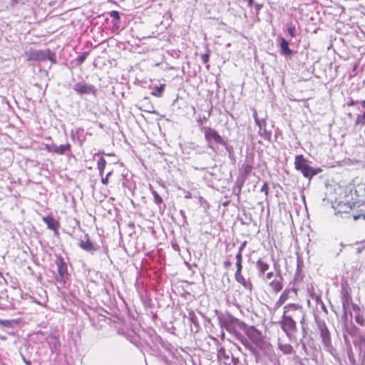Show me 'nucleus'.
I'll return each instance as SVG.
<instances>
[{"label":"nucleus","instance_id":"nucleus-1","mask_svg":"<svg viewBox=\"0 0 365 365\" xmlns=\"http://www.w3.org/2000/svg\"><path fill=\"white\" fill-rule=\"evenodd\" d=\"M246 348L250 351V354L254 356L257 364H264L269 365L271 363V344L259 340L256 342L255 346L247 345Z\"/></svg>","mask_w":365,"mask_h":365},{"label":"nucleus","instance_id":"nucleus-2","mask_svg":"<svg viewBox=\"0 0 365 365\" xmlns=\"http://www.w3.org/2000/svg\"><path fill=\"white\" fill-rule=\"evenodd\" d=\"M202 132L205 135V139L207 143V147L214 152L218 150V145L225 144V140L216 130L211 127L203 126L201 128Z\"/></svg>","mask_w":365,"mask_h":365},{"label":"nucleus","instance_id":"nucleus-3","mask_svg":"<svg viewBox=\"0 0 365 365\" xmlns=\"http://www.w3.org/2000/svg\"><path fill=\"white\" fill-rule=\"evenodd\" d=\"M294 168L300 171L304 178L309 180L322 171L320 168H313L310 167L308 165V160H306L302 155L295 156Z\"/></svg>","mask_w":365,"mask_h":365},{"label":"nucleus","instance_id":"nucleus-4","mask_svg":"<svg viewBox=\"0 0 365 365\" xmlns=\"http://www.w3.org/2000/svg\"><path fill=\"white\" fill-rule=\"evenodd\" d=\"M25 56L29 61H43L49 60L52 63L56 62V54L49 49L36 50L31 48L25 52Z\"/></svg>","mask_w":365,"mask_h":365},{"label":"nucleus","instance_id":"nucleus-5","mask_svg":"<svg viewBox=\"0 0 365 365\" xmlns=\"http://www.w3.org/2000/svg\"><path fill=\"white\" fill-rule=\"evenodd\" d=\"M282 316L290 317L299 319L302 324V329L304 334H306V330L304 326L305 322V313L302 307L297 304H288L284 307V312Z\"/></svg>","mask_w":365,"mask_h":365},{"label":"nucleus","instance_id":"nucleus-6","mask_svg":"<svg viewBox=\"0 0 365 365\" xmlns=\"http://www.w3.org/2000/svg\"><path fill=\"white\" fill-rule=\"evenodd\" d=\"M317 325L324 349L330 352L332 350L330 332L324 321H317Z\"/></svg>","mask_w":365,"mask_h":365},{"label":"nucleus","instance_id":"nucleus-7","mask_svg":"<svg viewBox=\"0 0 365 365\" xmlns=\"http://www.w3.org/2000/svg\"><path fill=\"white\" fill-rule=\"evenodd\" d=\"M217 358L225 365H239L240 363L238 358L235 357L230 350H226L223 347L217 349Z\"/></svg>","mask_w":365,"mask_h":365},{"label":"nucleus","instance_id":"nucleus-8","mask_svg":"<svg viewBox=\"0 0 365 365\" xmlns=\"http://www.w3.org/2000/svg\"><path fill=\"white\" fill-rule=\"evenodd\" d=\"M218 319L220 326L229 332L235 330V324L238 321L237 319L230 314H220L218 316Z\"/></svg>","mask_w":365,"mask_h":365},{"label":"nucleus","instance_id":"nucleus-9","mask_svg":"<svg viewBox=\"0 0 365 365\" xmlns=\"http://www.w3.org/2000/svg\"><path fill=\"white\" fill-rule=\"evenodd\" d=\"M281 327L287 336H289L290 333L294 332L297 329L296 322L294 318H291L289 316H282Z\"/></svg>","mask_w":365,"mask_h":365},{"label":"nucleus","instance_id":"nucleus-10","mask_svg":"<svg viewBox=\"0 0 365 365\" xmlns=\"http://www.w3.org/2000/svg\"><path fill=\"white\" fill-rule=\"evenodd\" d=\"M73 90L78 94H94L96 92L93 86L81 82L76 83Z\"/></svg>","mask_w":365,"mask_h":365},{"label":"nucleus","instance_id":"nucleus-11","mask_svg":"<svg viewBox=\"0 0 365 365\" xmlns=\"http://www.w3.org/2000/svg\"><path fill=\"white\" fill-rule=\"evenodd\" d=\"M256 125L259 128L258 133L264 140H270L272 136V132L266 129V120L264 118H262L260 120H257Z\"/></svg>","mask_w":365,"mask_h":365},{"label":"nucleus","instance_id":"nucleus-12","mask_svg":"<svg viewBox=\"0 0 365 365\" xmlns=\"http://www.w3.org/2000/svg\"><path fill=\"white\" fill-rule=\"evenodd\" d=\"M78 246L83 250L91 253H93L97 250V247L95 246L93 243L90 240L88 234H86L84 235V238L79 242Z\"/></svg>","mask_w":365,"mask_h":365},{"label":"nucleus","instance_id":"nucleus-13","mask_svg":"<svg viewBox=\"0 0 365 365\" xmlns=\"http://www.w3.org/2000/svg\"><path fill=\"white\" fill-rule=\"evenodd\" d=\"M58 276L61 280H64L68 275L67 264L63 258L59 256L56 259Z\"/></svg>","mask_w":365,"mask_h":365},{"label":"nucleus","instance_id":"nucleus-14","mask_svg":"<svg viewBox=\"0 0 365 365\" xmlns=\"http://www.w3.org/2000/svg\"><path fill=\"white\" fill-rule=\"evenodd\" d=\"M269 285L274 292H280L284 287L282 277L280 274H276L274 279L269 282Z\"/></svg>","mask_w":365,"mask_h":365},{"label":"nucleus","instance_id":"nucleus-15","mask_svg":"<svg viewBox=\"0 0 365 365\" xmlns=\"http://www.w3.org/2000/svg\"><path fill=\"white\" fill-rule=\"evenodd\" d=\"M48 228L51 230H56L58 226V222L51 216H46L43 218Z\"/></svg>","mask_w":365,"mask_h":365},{"label":"nucleus","instance_id":"nucleus-16","mask_svg":"<svg viewBox=\"0 0 365 365\" xmlns=\"http://www.w3.org/2000/svg\"><path fill=\"white\" fill-rule=\"evenodd\" d=\"M256 266L258 270V274L261 277L262 274L265 273L266 271L268 270L269 266V264L264 262L262 259H259L257 263Z\"/></svg>","mask_w":365,"mask_h":365},{"label":"nucleus","instance_id":"nucleus-17","mask_svg":"<svg viewBox=\"0 0 365 365\" xmlns=\"http://www.w3.org/2000/svg\"><path fill=\"white\" fill-rule=\"evenodd\" d=\"M71 146L69 143L60 145L56 146V153L58 155H64L66 153H71Z\"/></svg>","mask_w":365,"mask_h":365},{"label":"nucleus","instance_id":"nucleus-18","mask_svg":"<svg viewBox=\"0 0 365 365\" xmlns=\"http://www.w3.org/2000/svg\"><path fill=\"white\" fill-rule=\"evenodd\" d=\"M280 48H281L282 53L286 56L291 55L292 53V50L289 48L288 41L286 39H284V38H282L281 43H280Z\"/></svg>","mask_w":365,"mask_h":365},{"label":"nucleus","instance_id":"nucleus-19","mask_svg":"<svg viewBox=\"0 0 365 365\" xmlns=\"http://www.w3.org/2000/svg\"><path fill=\"white\" fill-rule=\"evenodd\" d=\"M278 347L284 354H289L293 351V347L289 344H283L282 342L279 341Z\"/></svg>","mask_w":365,"mask_h":365},{"label":"nucleus","instance_id":"nucleus-20","mask_svg":"<svg viewBox=\"0 0 365 365\" xmlns=\"http://www.w3.org/2000/svg\"><path fill=\"white\" fill-rule=\"evenodd\" d=\"M106 165V160L103 157H101L97 163V166H98V169L99 170V174H100L101 177H102V175H103Z\"/></svg>","mask_w":365,"mask_h":365},{"label":"nucleus","instance_id":"nucleus-21","mask_svg":"<svg viewBox=\"0 0 365 365\" xmlns=\"http://www.w3.org/2000/svg\"><path fill=\"white\" fill-rule=\"evenodd\" d=\"M359 351L360 354H362L363 358H365V336H360L359 342Z\"/></svg>","mask_w":365,"mask_h":365},{"label":"nucleus","instance_id":"nucleus-22","mask_svg":"<svg viewBox=\"0 0 365 365\" xmlns=\"http://www.w3.org/2000/svg\"><path fill=\"white\" fill-rule=\"evenodd\" d=\"M165 86V84H161L159 86H156L151 92V94L156 97H160L164 91Z\"/></svg>","mask_w":365,"mask_h":365},{"label":"nucleus","instance_id":"nucleus-23","mask_svg":"<svg viewBox=\"0 0 365 365\" xmlns=\"http://www.w3.org/2000/svg\"><path fill=\"white\" fill-rule=\"evenodd\" d=\"M240 284H241L245 289L249 290L250 292L252 289V284L250 279H246L245 278L242 280Z\"/></svg>","mask_w":365,"mask_h":365},{"label":"nucleus","instance_id":"nucleus-24","mask_svg":"<svg viewBox=\"0 0 365 365\" xmlns=\"http://www.w3.org/2000/svg\"><path fill=\"white\" fill-rule=\"evenodd\" d=\"M344 329L345 331L352 336H354L356 334L357 331V328L354 325H351V327L345 325Z\"/></svg>","mask_w":365,"mask_h":365},{"label":"nucleus","instance_id":"nucleus-25","mask_svg":"<svg viewBox=\"0 0 365 365\" xmlns=\"http://www.w3.org/2000/svg\"><path fill=\"white\" fill-rule=\"evenodd\" d=\"M56 145L53 144V143H51V144H45V149L47 152L48 153H56Z\"/></svg>","mask_w":365,"mask_h":365},{"label":"nucleus","instance_id":"nucleus-26","mask_svg":"<svg viewBox=\"0 0 365 365\" xmlns=\"http://www.w3.org/2000/svg\"><path fill=\"white\" fill-rule=\"evenodd\" d=\"M287 296H288L287 292L286 291H284L279 297V298L277 302V304L282 305V304H284L285 302V301L287 299Z\"/></svg>","mask_w":365,"mask_h":365},{"label":"nucleus","instance_id":"nucleus-27","mask_svg":"<svg viewBox=\"0 0 365 365\" xmlns=\"http://www.w3.org/2000/svg\"><path fill=\"white\" fill-rule=\"evenodd\" d=\"M152 194L154 197V201L156 204L160 205V203H162L163 199L155 190H153Z\"/></svg>","mask_w":365,"mask_h":365},{"label":"nucleus","instance_id":"nucleus-28","mask_svg":"<svg viewBox=\"0 0 365 365\" xmlns=\"http://www.w3.org/2000/svg\"><path fill=\"white\" fill-rule=\"evenodd\" d=\"M355 321L357 324H360L361 326L365 327V319L361 314H356Z\"/></svg>","mask_w":365,"mask_h":365},{"label":"nucleus","instance_id":"nucleus-29","mask_svg":"<svg viewBox=\"0 0 365 365\" xmlns=\"http://www.w3.org/2000/svg\"><path fill=\"white\" fill-rule=\"evenodd\" d=\"M88 55V52H85L82 55L78 56L77 58H76L77 63L78 64L83 63L85 61L86 58H87Z\"/></svg>","mask_w":365,"mask_h":365},{"label":"nucleus","instance_id":"nucleus-30","mask_svg":"<svg viewBox=\"0 0 365 365\" xmlns=\"http://www.w3.org/2000/svg\"><path fill=\"white\" fill-rule=\"evenodd\" d=\"M355 123H356V125H361V124H362V125L365 124V115L364 114L359 115L356 117Z\"/></svg>","mask_w":365,"mask_h":365},{"label":"nucleus","instance_id":"nucleus-31","mask_svg":"<svg viewBox=\"0 0 365 365\" xmlns=\"http://www.w3.org/2000/svg\"><path fill=\"white\" fill-rule=\"evenodd\" d=\"M12 321L8 319H0V326L5 327H11L12 326Z\"/></svg>","mask_w":365,"mask_h":365},{"label":"nucleus","instance_id":"nucleus-32","mask_svg":"<svg viewBox=\"0 0 365 365\" xmlns=\"http://www.w3.org/2000/svg\"><path fill=\"white\" fill-rule=\"evenodd\" d=\"M52 339L55 341V342L53 346H51V351L53 352L55 349L60 346L61 344L59 340L56 337L53 336L52 337Z\"/></svg>","mask_w":365,"mask_h":365},{"label":"nucleus","instance_id":"nucleus-33","mask_svg":"<svg viewBox=\"0 0 365 365\" xmlns=\"http://www.w3.org/2000/svg\"><path fill=\"white\" fill-rule=\"evenodd\" d=\"M288 34L291 37H294L296 35V29L294 26H289L287 28Z\"/></svg>","mask_w":365,"mask_h":365},{"label":"nucleus","instance_id":"nucleus-34","mask_svg":"<svg viewBox=\"0 0 365 365\" xmlns=\"http://www.w3.org/2000/svg\"><path fill=\"white\" fill-rule=\"evenodd\" d=\"M260 191L262 192H264V194L267 195L269 192V185L267 182H264L263 185L262 186Z\"/></svg>","mask_w":365,"mask_h":365},{"label":"nucleus","instance_id":"nucleus-35","mask_svg":"<svg viewBox=\"0 0 365 365\" xmlns=\"http://www.w3.org/2000/svg\"><path fill=\"white\" fill-rule=\"evenodd\" d=\"M110 175H111V172H109L108 173H107V175L105 177H103V175H102L101 182L103 185H107L108 183V178L110 177Z\"/></svg>","mask_w":365,"mask_h":365},{"label":"nucleus","instance_id":"nucleus-36","mask_svg":"<svg viewBox=\"0 0 365 365\" xmlns=\"http://www.w3.org/2000/svg\"><path fill=\"white\" fill-rule=\"evenodd\" d=\"M210 54L208 53L201 55V60L204 63H207L209 61Z\"/></svg>","mask_w":365,"mask_h":365},{"label":"nucleus","instance_id":"nucleus-37","mask_svg":"<svg viewBox=\"0 0 365 365\" xmlns=\"http://www.w3.org/2000/svg\"><path fill=\"white\" fill-rule=\"evenodd\" d=\"M235 277L236 281L240 283L245 278L241 272H235Z\"/></svg>","mask_w":365,"mask_h":365},{"label":"nucleus","instance_id":"nucleus-38","mask_svg":"<svg viewBox=\"0 0 365 365\" xmlns=\"http://www.w3.org/2000/svg\"><path fill=\"white\" fill-rule=\"evenodd\" d=\"M274 277V274L273 272H268L267 274H266V277L264 278V279L266 280V282H267L269 283V282H270L272 279V278Z\"/></svg>","mask_w":365,"mask_h":365},{"label":"nucleus","instance_id":"nucleus-39","mask_svg":"<svg viewBox=\"0 0 365 365\" xmlns=\"http://www.w3.org/2000/svg\"><path fill=\"white\" fill-rule=\"evenodd\" d=\"M236 262H242V252H237L235 256Z\"/></svg>","mask_w":365,"mask_h":365},{"label":"nucleus","instance_id":"nucleus-40","mask_svg":"<svg viewBox=\"0 0 365 365\" xmlns=\"http://www.w3.org/2000/svg\"><path fill=\"white\" fill-rule=\"evenodd\" d=\"M110 16L113 17V19H120L119 14L116 11H111Z\"/></svg>","mask_w":365,"mask_h":365},{"label":"nucleus","instance_id":"nucleus-41","mask_svg":"<svg viewBox=\"0 0 365 365\" xmlns=\"http://www.w3.org/2000/svg\"><path fill=\"white\" fill-rule=\"evenodd\" d=\"M237 271L236 272H242V262H236Z\"/></svg>","mask_w":365,"mask_h":365},{"label":"nucleus","instance_id":"nucleus-42","mask_svg":"<svg viewBox=\"0 0 365 365\" xmlns=\"http://www.w3.org/2000/svg\"><path fill=\"white\" fill-rule=\"evenodd\" d=\"M361 243L364 244V245L356 249V254L358 255L360 254L362 252V250L365 248V240L361 242Z\"/></svg>","mask_w":365,"mask_h":365},{"label":"nucleus","instance_id":"nucleus-43","mask_svg":"<svg viewBox=\"0 0 365 365\" xmlns=\"http://www.w3.org/2000/svg\"><path fill=\"white\" fill-rule=\"evenodd\" d=\"M252 111H253V118H254L255 121V123H257V120H260L261 119H259V118L257 117V113L256 109L253 108V109H252Z\"/></svg>","mask_w":365,"mask_h":365},{"label":"nucleus","instance_id":"nucleus-44","mask_svg":"<svg viewBox=\"0 0 365 365\" xmlns=\"http://www.w3.org/2000/svg\"><path fill=\"white\" fill-rule=\"evenodd\" d=\"M246 245H247V242L245 241L243 242L241 245L239 247V250H238V252H242V251L244 250V249L246 247Z\"/></svg>","mask_w":365,"mask_h":365},{"label":"nucleus","instance_id":"nucleus-45","mask_svg":"<svg viewBox=\"0 0 365 365\" xmlns=\"http://www.w3.org/2000/svg\"><path fill=\"white\" fill-rule=\"evenodd\" d=\"M222 145L225 146L226 150H227L230 153H231L232 147L230 145H228L225 141V144H222Z\"/></svg>","mask_w":365,"mask_h":365},{"label":"nucleus","instance_id":"nucleus-46","mask_svg":"<svg viewBox=\"0 0 365 365\" xmlns=\"http://www.w3.org/2000/svg\"><path fill=\"white\" fill-rule=\"evenodd\" d=\"M255 9L257 10V11H259L262 7H263V4H255L254 5Z\"/></svg>","mask_w":365,"mask_h":365},{"label":"nucleus","instance_id":"nucleus-47","mask_svg":"<svg viewBox=\"0 0 365 365\" xmlns=\"http://www.w3.org/2000/svg\"><path fill=\"white\" fill-rule=\"evenodd\" d=\"M352 310L354 312H359L360 309H359V307L356 304H352Z\"/></svg>","mask_w":365,"mask_h":365},{"label":"nucleus","instance_id":"nucleus-48","mask_svg":"<svg viewBox=\"0 0 365 365\" xmlns=\"http://www.w3.org/2000/svg\"><path fill=\"white\" fill-rule=\"evenodd\" d=\"M22 359L24 361V362L26 364V365H31V363L30 361L29 360H26V358L22 355Z\"/></svg>","mask_w":365,"mask_h":365},{"label":"nucleus","instance_id":"nucleus-49","mask_svg":"<svg viewBox=\"0 0 365 365\" xmlns=\"http://www.w3.org/2000/svg\"><path fill=\"white\" fill-rule=\"evenodd\" d=\"M185 197L186 199H190V198H191V197H192V194H191V192H189V191H187V192H186V193H185Z\"/></svg>","mask_w":365,"mask_h":365},{"label":"nucleus","instance_id":"nucleus-50","mask_svg":"<svg viewBox=\"0 0 365 365\" xmlns=\"http://www.w3.org/2000/svg\"><path fill=\"white\" fill-rule=\"evenodd\" d=\"M251 168L249 165H247L245 168V173L247 175L250 172Z\"/></svg>","mask_w":365,"mask_h":365},{"label":"nucleus","instance_id":"nucleus-51","mask_svg":"<svg viewBox=\"0 0 365 365\" xmlns=\"http://www.w3.org/2000/svg\"><path fill=\"white\" fill-rule=\"evenodd\" d=\"M231 264H231V262H230V261H225V262H224V266H225V267H226V268L230 267L231 266Z\"/></svg>","mask_w":365,"mask_h":365},{"label":"nucleus","instance_id":"nucleus-52","mask_svg":"<svg viewBox=\"0 0 365 365\" xmlns=\"http://www.w3.org/2000/svg\"><path fill=\"white\" fill-rule=\"evenodd\" d=\"M248 6L250 7L254 5V0H247Z\"/></svg>","mask_w":365,"mask_h":365},{"label":"nucleus","instance_id":"nucleus-53","mask_svg":"<svg viewBox=\"0 0 365 365\" xmlns=\"http://www.w3.org/2000/svg\"><path fill=\"white\" fill-rule=\"evenodd\" d=\"M360 103L361 106L364 108V113L363 114L365 115V101H361Z\"/></svg>","mask_w":365,"mask_h":365},{"label":"nucleus","instance_id":"nucleus-54","mask_svg":"<svg viewBox=\"0 0 365 365\" xmlns=\"http://www.w3.org/2000/svg\"><path fill=\"white\" fill-rule=\"evenodd\" d=\"M359 216H354V219H355V220H357V219H359Z\"/></svg>","mask_w":365,"mask_h":365},{"label":"nucleus","instance_id":"nucleus-55","mask_svg":"<svg viewBox=\"0 0 365 365\" xmlns=\"http://www.w3.org/2000/svg\"><path fill=\"white\" fill-rule=\"evenodd\" d=\"M343 307H344V309H345V302H343Z\"/></svg>","mask_w":365,"mask_h":365},{"label":"nucleus","instance_id":"nucleus-56","mask_svg":"<svg viewBox=\"0 0 365 365\" xmlns=\"http://www.w3.org/2000/svg\"><path fill=\"white\" fill-rule=\"evenodd\" d=\"M344 337L345 339H346V336L345 334H344Z\"/></svg>","mask_w":365,"mask_h":365}]
</instances>
